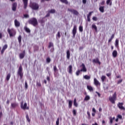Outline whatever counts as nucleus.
Wrapping results in <instances>:
<instances>
[{
	"mask_svg": "<svg viewBox=\"0 0 125 125\" xmlns=\"http://www.w3.org/2000/svg\"><path fill=\"white\" fill-rule=\"evenodd\" d=\"M7 32L9 35L10 38H12L13 37H15L16 36V30L14 28H8Z\"/></svg>",
	"mask_w": 125,
	"mask_h": 125,
	"instance_id": "obj_1",
	"label": "nucleus"
},
{
	"mask_svg": "<svg viewBox=\"0 0 125 125\" xmlns=\"http://www.w3.org/2000/svg\"><path fill=\"white\" fill-rule=\"evenodd\" d=\"M29 6L33 10H38V9H39V7H40L39 4H38L36 2H31L29 5Z\"/></svg>",
	"mask_w": 125,
	"mask_h": 125,
	"instance_id": "obj_2",
	"label": "nucleus"
},
{
	"mask_svg": "<svg viewBox=\"0 0 125 125\" xmlns=\"http://www.w3.org/2000/svg\"><path fill=\"white\" fill-rule=\"evenodd\" d=\"M28 23L33 25V26H37L38 25V21L36 18H33L29 20Z\"/></svg>",
	"mask_w": 125,
	"mask_h": 125,
	"instance_id": "obj_3",
	"label": "nucleus"
},
{
	"mask_svg": "<svg viewBox=\"0 0 125 125\" xmlns=\"http://www.w3.org/2000/svg\"><path fill=\"white\" fill-rule=\"evenodd\" d=\"M23 68L22 67V65H20L19 69L18 70V76H20V79L22 80L23 78Z\"/></svg>",
	"mask_w": 125,
	"mask_h": 125,
	"instance_id": "obj_4",
	"label": "nucleus"
},
{
	"mask_svg": "<svg viewBox=\"0 0 125 125\" xmlns=\"http://www.w3.org/2000/svg\"><path fill=\"white\" fill-rule=\"evenodd\" d=\"M109 101L112 103V104H115L116 99H117V93L114 92L112 97H109Z\"/></svg>",
	"mask_w": 125,
	"mask_h": 125,
	"instance_id": "obj_5",
	"label": "nucleus"
},
{
	"mask_svg": "<svg viewBox=\"0 0 125 125\" xmlns=\"http://www.w3.org/2000/svg\"><path fill=\"white\" fill-rule=\"evenodd\" d=\"M76 34H77V25H74L72 30L73 38L76 37Z\"/></svg>",
	"mask_w": 125,
	"mask_h": 125,
	"instance_id": "obj_6",
	"label": "nucleus"
},
{
	"mask_svg": "<svg viewBox=\"0 0 125 125\" xmlns=\"http://www.w3.org/2000/svg\"><path fill=\"white\" fill-rule=\"evenodd\" d=\"M21 109H23L24 110H25V109H26L27 110L29 109V107H27V103H25L23 105V102L21 103Z\"/></svg>",
	"mask_w": 125,
	"mask_h": 125,
	"instance_id": "obj_7",
	"label": "nucleus"
},
{
	"mask_svg": "<svg viewBox=\"0 0 125 125\" xmlns=\"http://www.w3.org/2000/svg\"><path fill=\"white\" fill-rule=\"evenodd\" d=\"M68 11H70V12H71V13H73L74 15H79V12L77 11L76 10L73 9H68Z\"/></svg>",
	"mask_w": 125,
	"mask_h": 125,
	"instance_id": "obj_8",
	"label": "nucleus"
},
{
	"mask_svg": "<svg viewBox=\"0 0 125 125\" xmlns=\"http://www.w3.org/2000/svg\"><path fill=\"white\" fill-rule=\"evenodd\" d=\"M81 67H82V68L81 69L80 71L81 72H84V73H85V72H86L87 69H86V67H85V65H84V64L82 63V64L81 65Z\"/></svg>",
	"mask_w": 125,
	"mask_h": 125,
	"instance_id": "obj_9",
	"label": "nucleus"
},
{
	"mask_svg": "<svg viewBox=\"0 0 125 125\" xmlns=\"http://www.w3.org/2000/svg\"><path fill=\"white\" fill-rule=\"evenodd\" d=\"M25 54H26V51L23 50L22 53L19 54V57L21 59H23L25 57Z\"/></svg>",
	"mask_w": 125,
	"mask_h": 125,
	"instance_id": "obj_10",
	"label": "nucleus"
},
{
	"mask_svg": "<svg viewBox=\"0 0 125 125\" xmlns=\"http://www.w3.org/2000/svg\"><path fill=\"white\" fill-rule=\"evenodd\" d=\"M123 105H124V104L123 103H119L118 104V106L119 109H121V110H125V107L123 106Z\"/></svg>",
	"mask_w": 125,
	"mask_h": 125,
	"instance_id": "obj_11",
	"label": "nucleus"
},
{
	"mask_svg": "<svg viewBox=\"0 0 125 125\" xmlns=\"http://www.w3.org/2000/svg\"><path fill=\"white\" fill-rule=\"evenodd\" d=\"M94 83L96 86H98V85H100L101 84L99 81H98L96 78L94 79Z\"/></svg>",
	"mask_w": 125,
	"mask_h": 125,
	"instance_id": "obj_12",
	"label": "nucleus"
},
{
	"mask_svg": "<svg viewBox=\"0 0 125 125\" xmlns=\"http://www.w3.org/2000/svg\"><path fill=\"white\" fill-rule=\"evenodd\" d=\"M92 62L93 63H98L99 64V65H100L101 64V62H100V61H99V59H98V58L93 60Z\"/></svg>",
	"mask_w": 125,
	"mask_h": 125,
	"instance_id": "obj_13",
	"label": "nucleus"
},
{
	"mask_svg": "<svg viewBox=\"0 0 125 125\" xmlns=\"http://www.w3.org/2000/svg\"><path fill=\"white\" fill-rule=\"evenodd\" d=\"M68 73L69 74H73V66H72V65H70L68 66Z\"/></svg>",
	"mask_w": 125,
	"mask_h": 125,
	"instance_id": "obj_14",
	"label": "nucleus"
},
{
	"mask_svg": "<svg viewBox=\"0 0 125 125\" xmlns=\"http://www.w3.org/2000/svg\"><path fill=\"white\" fill-rule=\"evenodd\" d=\"M112 56L114 58H116V57L118 56V51H117V50H115L113 51Z\"/></svg>",
	"mask_w": 125,
	"mask_h": 125,
	"instance_id": "obj_15",
	"label": "nucleus"
},
{
	"mask_svg": "<svg viewBox=\"0 0 125 125\" xmlns=\"http://www.w3.org/2000/svg\"><path fill=\"white\" fill-rule=\"evenodd\" d=\"M24 3V8L26 9L27 6H28V0H22Z\"/></svg>",
	"mask_w": 125,
	"mask_h": 125,
	"instance_id": "obj_16",
	"label": "nucleus"
},
{
	"mask_svg": "<svg viewBox=\"0 0 125 125\" xmlns=\"http://www.w3.org/2000/svg\"><path fill=\"white\" fill-rule=\"evenodd\" d=\"M16 7H17V3H14L12 5V10L13 11H16Z\"/></svg>",
	"mask_w": 125,
	"mask_h": 125,
	"instance_id": "obj_17",
	"label": "nucleus"
},
{
	"mask_svg": "<svg viewBox=\"0 0 125 125\" xmlns=\"http://www.w3.org/2000/svg\"><path fill=\"white\" fill-rule=\"evenodd\" d=\"M15 26L16 27H20V22L17 21V20H15Z\"/></svg>",
	"mask_w": 125,
	"mask_h": 125,
	"instance_id": "obj_18",
	"label": "nucleus"
},
{
	"mask_svg": "<svg viewBox=\"0 0 125 125\" xmlns=\"http://www.w3.org/2000/svg\"><path fill=\"white\" fill-rule=\"evenodd\" d=\"M90 100V96L89 95H86L84 98V101H88V100Z\"/></svg>",
	"mask_w": 125,
	"mask_h": 125,
	"instance_id": "obj_19",
	"label": "nucleus"
},
{
	"mask_svg": "<svg viewBox=\"0 0 125 125\" xmlns=\"http://www.w3.org/2000/svg\"><path fill=\"white\" fill-rule=\"evenodd\" d=\"M87 88L90 92L93 91V88L92 87V86H91L90 85H87Z\"/></svg>",
	"mask_w": 125,
	"mask_h": 125,
	"instance_id": "obj_20",
	"label": "nucleus"
},
{
	"mask_svg": "<svg viewBox=\"0 0 125 125\" xmlns=\"http://www.w3.org/2000/svg\"><path fill=\"white\" fill-rule=\"evenodd\" d=\"M71 55V54L70 53V51L68 50L66 51V58L67 59H70V56Z\"/></svg>",
	"mask_w": 125,
	"mask_h": 125,
	"instance_id": "obj_21",
	"label": "nucleus"
},
{
	"mask_svg": "<svg viewBox=\"0 0 125 125\" xmlns=\"http://www.w3.org/2000/svg\"><path fill=\"white\" fill-rule=\"evenodd\" d=\"M115 45L117 48L119 47V39H116Z\"/></svg>",
	"mask_w": 125,
	"mask_h": 125,
	"instance_id": "obj_22",
	"label": "nucleus"
},
{
	"mask_svg": "<svg viewBox=\"0 0 125 125\" xmlns=\"http://www.w3.org/2000/svg\"><path fill=\"white\" fill-rule=\"evenodd\" d=\"M18 106V104L16 103L11 104V107L12 108H16Z\"/></svg>",
	"mask_w": 125,
	"mask_h": 125,
	"instance_id": "obj_23",
	"label": "nucleus"
},
{
	"mask_svg": "<svg viewBox=\"0 0 125 125\" xmlns=\"http://www.w3.org/2000/svg\"><path fill=\"white\" fill-rule=\"evenodd\" d=\"M73 105V102L71 100L68 101V107L69 108H72Z\"/></svg>",
	"mask_w": 125,
	"mask_h": 125,
	"instance_id": "obj_24",
	"label": "nucleus"
},
{
	"mask_svg": "<svg viewBox=\"0 0 125 125\" xmlns=\"http://www.w3.org/2000/svg\"><path fill=\"white\" fill-rule=\"evenodd\" d=\"M73 105L75 107H78V103H77V99L75 98L74 100Z\"/></svg>",
	"mask_w": 125,
	"mask_h": 125,
	"instance_id": "obj_25",
	"label": "nucleus"
},
{
	"mask_svg": "<svg viewBox=\"0 0 125 125\" xmlns=\"http://www.w3.org/2000/svg\"><path fill=\"white\" fill-rule=\"evenodd\" d=\"M99 10L102 13H104V6H100L99 7Z\"/></svg>",
	"mask_w": 125,
	"mask_h": 125,
	"instance_id": "obj_26",
	"label": "nucleus"
},
{
	"mask_svg": "<svg viewBox=\"0 0 125 125\" xmlns=\"http://www.w3.org/2000/svg\"><path fill=\"white\" fill-rule=\"evenodd\" d=\"M10 77H11V74L10 73H9L6 76V81L8 82L9 80L10 79Z\"/></svg>",
	"mask_w": 125,
	"mask_h": 125,
	"instance_id": "obj_27",
	"label": "nucleus"
},
{
	"mask_svg": "<svg viewBox=\"0 0 125 125\" xmlns=\"http://www.w3.org/2000/svg\"><path fill=\"white\" fill-rule=\"evenodd\" d=\"M114 37H115V34H112L110 38L108 40V42H112V40H113Z\"/></svg>",
	"mask_w": 125,
	"mask_h": 125,
	"instance_id": "obj_28",
	"label": "nucleus"
},
{
	"mask_svg": "<svg viewBox=\"0 0 125 125\" xmlns=\"http://www.w3.org/2000/svg\"><path fill=\"white\" fill-rule=\"evenodd\" d=\"M54 75L56 76V73L57 72V67L56 65L54 66Z\"/></svg>",
	"mask_w": 125,
	"mask_h": 125,
	"instance_id": "obj_29",
	"label": "nucleus"
},
{
	"mask_svg": "<svg viewBox=\"0 0 125 125\" xmlns=\"http://www.w3.org/2000/svg\"><path fill=\"white\" fill-rule=\"evenodd\" d=\"M18 40L19 43H21V42H22V36H21V35H19Z\"/></svg>",
	"mask_w": 125,
	"mask_h": 125,
	"instance_id": "obj_30",
	"label": "nucleus"
},
{
	"mask_svg": "<svg viewBox=\"0 0 125 125\" xmlns=\"http://www.w3.org/2000/svg\"><path fill=\"white\" fill-rule=\"evenodd\" d=\"M83 79L85 80H90V76L86 75L83 76Z\"/></svg>",
	"mask_w": 125,
	"mask_h": 125,
	"instance_id": "obj_31",
	"label": "nucleus"
},
{
	"mask_svg": "<svg viewBox=\"0 0 125 125\" xmlns=\"http://www.w3.org/2000/svg\"><path fill=\"white\" fill-rule=\"evenodd\" d=\"M26 119L28 123H31V119L29 118V115L28 114L26 115Z\"/></svg>",
	"mask_w": 125,
	"mask_h": 125,
	"instance_id": "obj_32",
	"label": "nucleus"
},
{
	"mask_svg": "<svg viewBox=\"0 0 125 125\" xmlns=\"http://www.w3.org/2000/svg\"><path fill=\"white\" fill-rule=\"evenodd\" d=\"M101 80H102L103 83L105 82V80H106V76H104V75L102 76Z\"/></svg>",
	"mask_w": 125,
	"mask_h": 125,
	"instance_id": "obj_33",
	"label": "nucleus"
},
{
	"mask_svg": "<svg viewBox=\"0 0 125 125\" xmlns=\"http://www.w3.org/2000/svg\"><path fill=\"white\" fill-rule=\"evenodd\" d=\"M106 4L109 5H112V1H111V0H107Z\"/></svg>",
	"mask_w": 125,
	"mask_h": 125,
	"instance_id": "obj_34",
	"label": "nucleus"
},
{
	"mask_svg": "<svg viewBox=\"0 0 125 125\" xmlns=\"http://www.w3.org/2000/svg\"><path fill=\"white\" fill-rule=\"evenodd\" d=\"M92 29H94V30L96 31H97V26H96L95 25V24H93L92 25Z\"/></svg>",
	"mask_w": 125,
	"mask_h": 125,
	"instance_id": "obj_35",
	"label": "nucleus"
},
{
	"mask_svg": "<svg viewBox=\"0 0 125 125\" xmlns=\"http://www.w3.org/2000/svg\"><path fill=\"white\" fill-rule=\"evenodd\" d=\"M24 30L26 32V33H30L31 32L30 29L28 28L27 27H24Z\"/></svg>",
	"mask_w": 125,
	"mask_h": 125,
	"instance_id": "obj_36",
	"label": "nucleus"
},
{
	"mask_svg": "<svg viewBox=\"0 0 125 125\" xmlns=\"http://www.w3.org/2000/svg\"><path fill=\"white\" fill-rule=\"evenodd\" d=\"M44 18H43L42 19V20H39L40 23H41V24H42L43 23H44Z\"/></svg>",
	"mask_w": 125,
	"mask_h": 125,
	"instance_id": "obj_37",
	"label": "nucleus"
},
{
	"mask_svg": "<svg viewBox=\"0 0 125 125\" xmlns=\"http://www.w3.org/2000/svg\"><path fill=\"white\" fill-rule=\"evenodd\" d=\"M79 31L81 33H82V32L83 31V26H79Z\"/></svg>",
	"mask_w": 125,
	"mask_h": 125,
	"instance_id": "obj_38",
	"label": "nucleus"
},
{
	"mask_svg": "<svg viewBox=\"0 0 125 125\" xmlns=\"http://www.w3.org/2000/svg\"><path fill=\"white\" fill-rule=\"evenodd\" d=\"M62 2L65 3V4H68V1L67 0H60Z\"/></svg>",
	"mask_w": 125,
	"mask_h": 125,
	"instance_id": "obj_39",
	"label": "nucleus"
},
{
	"mask_svg": "<svg viewBox=\"0 0 125 125\" xmlns=\"http://www.w3.org/2000/svg\"><path fill=\"white\" fill-rule=\"evenodd\" d=\"M46 61L47 63H50V61H51V60L50 59V58L48 57L46 58Z\"/></svg>",
	"mask_w": 125,
	"mask_h": 125,
	"instance_id": "obj_40",
	"label": "nucleus"
},
{
	"mask_svg": "<svg viewBox=\"0 0 125 125\" xmlns=\"http://www.w3.org/2000/svg\"><path fill=\"white\" fill-rule=\"evenodd\" d=\"M53 47V43L52 42H50L49 43V46L48 47L49 48H50V47Z\"/></svg>",
	"mask_w": 125,
	"mask_h": 125,
	"instance_id": "obj_41",
	"label": "nucleus"
},
{
	"mask_svg": "<svg viewBox=\"0 0 125 125\" xmlns=\"http://www.w3.org/2000/svg\"><path fill=\"white\" fill-rule=\"evenodd\" d=\"M60 37H61V35H60V32L59 31L57 35V39H58V38L59 39H60Z\"/></svg>",
	"mask_w": 125,
	"mask_h": 125,
	"instance_id": "obj_42",
	"label": "nucleus"
},
{
	"mask_svg": "<svg viewBox=\"0 0 125 125\" xmlns=\"http://www.w3.org/2000/svg\"><path fill=\"white\" fill-rule=\"evenodd\" d=\"M49 13H55V9H51L49 11Z\"/></svg>",
	"mask_w": 125,
	"mask_h": 125,
	"instance_id": "obj_43",
	"label": "nucleus"
},
{
	"mask_svg": "<svg viewBox=\"0 0 125 125\" xmlns=\"http://www.w3.org/2000/svg\"><path fill=\"white\" fill-rule=\"evenodd\" d=\"M92 13H93V11L90 12L89 14L87 15V17H90L91 16Z\"/></svg>",
	"mask_w": 125,
	"mask_h": 125,
	"instance_id": "obj_44",
	"label": "nucleus"
},
{
	"mask_svg": "<svg viewBox=\"0 0 125 125\" xmlns=\"http://www.w3.org/2000/svg\"><path fill=\"white\" fill-rule=\"evenodd\" d=\"M81 72H82V71H81V70H78L76 72V76H79V75H80V73H81Z\"/></svg>",
	"mask_w": 125,
	"mask_h": 125,
	"instance_id": "obj_45",
	"label": "nucleus"
},
{
	"mask_svg": "<svg viewBox=\"0 0 125 125\" xmlns=\"http://www.w3.org/2000/svg\"><path fill=\"white\" fill-rule=\"evenodd\" d=\"M110 124L112 125L113 124V118L112 117L109 118Z\"/></svg>",
	"mask_w": 125,
	"mask_h": 125,
	"instance_id": "obj_46",
	"label": "nucleus"
},
{
	"mask_svg": "<svg viewBox=\"0 0 125 125\" xmlns=\"http://www.w3.org/2000/svg\"><path fill=\"white\" fill-rule=\"evenodd\" d=\"M117 118L120 119L121 120H122L123 119V116H122V115L119 114L117 115Z\"/></svg>",
	"mask_w": 125,
	"mask_h": 125,
	"instance_id": "obj_47",
	"label": "nucleus"
},
{
	"mask_svg": "<svg viewBox=\"0 0 125 125\" xmlns=\"http://www.w3.org/2000/svg\"><path fill=\"white\" fill-rule=\"evenodd\" d=\"M59 120H60L59 118H57L56 122V125H59Z\"/></svg>",
	"mask_w": 125,
	"mask_h": 125,
	"instance_id": "obj_48",
	"label": "nucleus"
},
{
	"mask_svg": "<svg viewBox=\"0 0 125 125\" xmlns=\"http://www.w3.org/2000/svg\"><path fill=\"white\" fill-rule=\"evenodd\" d=\"M92 20H93V21H97L98 20V19L96 17H93L92 18Z\"/></svg>",
	"mask_w": 125,
	"mask_h": 125,
	"instance_id": "obj_49",
	"label": "nucleus"
},
{
	"mask_svg": "<svg viewBox=\"0 0 125 125\" xmlns=\"http://www.w3.org/2000/svg\"><path fill=\"white\" fill-rule=\"evenodd\" d=\"M36 85L37 86H41L42 85L41 84V83L37 82Z\"/></svg>",
	"mask_w": 125,
	"mask_h": 125,
	"instance_id": "obj_50",
	"label": "nucleus"
},
{
	"mask_svg": "<svg viewBox=\"0 0 125 125\" xmlns=\"http://www.w3.org/2000/svg\"><path fill=\"white\" fill-rule=\"evenodd\" d=\"M6 48H7V44H5L3 47V49L5 50L6 49Z\"/></svg>",
	"mask_w": 125,
	"mask_h": 125,
	"instance_id": "obj_51",
	"label": "nucleus"
},
{
	"mask_svg": "<svg viewBox=\"0 0 125 125\" xmlns=\"http://www.w3.org/2000/svg\"><path fill=\"white\" fill-rule=\"evenodd\" d=\"M73 114L74 116H76V115H77V111H76V110H73Z\"/></svg>",
	"mask_w": 125,
	"mask_h": 125,
	"instance_id": "obj_52",
	"label": "nucleus"
},
{
	"mask_svg": "<svg viewBox=\"0 0 125 125\" xmlns=\"http://www.w3.org/2000/svg\"><path fill=\"white\" fill-rule=\"evenodd\" d=\"M25 88L27 89L28 88V83H27V82L26 81L25 83Z\"/></svg>",
	"mask_w": 125,
	"mask_h": 125,
	"instance_id": "obj_53",
	"label": "nucleus"
},
{
	"mask_svg": "<svg viewBox=\"0 0 125 125\" xmlns=\"http://www.w3.org/2000/svg\"><path fill=\"white\" fill-rule=\"evenodd\" d=\"M93 112H94V113H92V115L93 117H94V116H95V112H96V110H93Z\"/></svg>",
	"mask_w": 125,
	"mask_h": 125,
	"instance_id": "obj_54",
	"label": "nucleus"
},
{
	"mask_svg": "<svg viewBox=\"0 0 125 125\" xmlns=\"http://www.w3.org/2000/svg\"><path fill=\"white\" fill-rule=\"evenodd\" d=\"M23 16L25 18H29V15L28 14H25L23 15Z\"/></svg>",
	"mask_w": 125,
	"mask_h": 125,
	"instance_id": "obj_55",
	"label": "nucleus"
},
{
	"mask_svg": "<svg viewBox=\"0 0 125 125\" xmlns=\"http://www.w3.org/2000/svg\"><path fill=\"white\" fill-rule=\"evenodd\" d=\"M87 115L88 116V119L89 120L90 119V113H89V112L88 111L87 112Z\"/></svg>",
	"mask_w": 125,
	"mask_h": 125,
	"instance_id": "obj_56",
	"label": "nucleus"
},
{
	"mask_svg": "<svg viewBox=\"0 0 125 125\" xmlns=\"http://www.w3.org/2000/svg\"><path fill=\"white\" fill-rule=\"evenodd\" d=\"M123 82V79H121L120 80H119L117 82V83L119 84L120 83H122Z\"/></svg>",
	"mask_w": 125,
	"mask_h": 125,
	"instance_id": "obj_57",
	"label": "nucleus"
},
{
	"mask_svg": "<svg viewBox=\"0 0 125 125\" xmlns=\"http://www.w3.org/2000/svg\"><path fill=\"white\" fill-rule=\"evenodd\" d=\"M88 22H90V17H87Z\"/></svg>",
	"mask_w": 125,
	"mask_h": 125,
	"instance_id": "obj_58",
	"label": "nucleus"
},
{
	"mask_svg": "<svg viewBox=\"0 0 125 125\" xmlns=\"http://www.w3.org/2000/svg\"><path fill=\"white\" fill-rule=\"evenodd\" d=\"M105 3V1H102L101 3V5H104Z\"/></svg>",
	"mask_w": 125,
	"mask_h": 125,
	"instance_id": "obj_59",
	"label": "nucleus"
},
{
	"mask_svg": "<svg viewBox=\"0 0 125 125\" xmlns=\"http://www.w3.org/2000/svg\"><path fill=\"white\" fill-rule=\"evenodd\" d=\"M83 3L85 4V3H86V0H83Z\"/></svg>",
	"mask_w": 125,
	"mask_h": 125,
	"instance_id": "obj_60",
	"label": "nucleus"
},
{
	"mask_svg": "<svg viewBox=\"0 0 125 125\" xmlns=\"http://www.w3.org/2000/svg\"><path fill=\"white\" fill-rule=\"evenodd\" d=\"M111 74L110 73L106 74L107 77H110L111 76Z\"/></svg>",
	"mask_w": 125,
	"mask_h": 125,
	"instance_id": "obj_61",
	"label": "nucleus"
},
{
	"mask_svg": "<svg viewBox=\"0 0 125 125\" xmlns=\"http://www.w3.org/2000/svg\"><path fill=\"white\" fill-rule=\"evenodd\" d=\"M4 49H2L1 51V54H3V52H4Z\"/></svg>",
	"mask_w": 125,
	"mask_h": 125,
	"instance_id": "obj_62",
	"label": "nucleus"
},
{
	"mask_svg": "<svg viewBox=\"0 0 125 125\" xmlns=\"http://www.w3.org/2000/svg\"><path fill=\"white\" fill-rule=\"evenodd\" d=\"M50 13H49H49H48L46 14V15L45 16V17H48L49 16V15H50Z\"/></svg>",
	"mask_w": 125,
	"mask_h": 125,
	"instance_id": "obj_63",
	"label": "nucleus"
},
{
	"mask_svg": "<svg viewBox=\"0 0 125 125\" xmlns=\"http://www.w3.org/2000/svg\"><path fill=\"white\" fill-rule=\"evenodd\" d=\"M92 125H98L97 123H95L94 124H92Z\"/></svg>",
	"mask_w": 125,
	"mask_h": 125,
	"instance_id": "obj_64",
	"label": "nucleus"
}]
</instances>
